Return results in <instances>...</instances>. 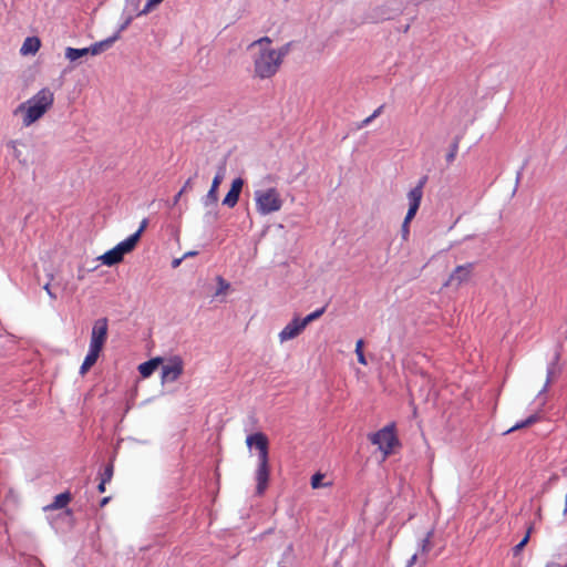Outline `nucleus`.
<instances>
[{
  "label": "nucleus",
  "mask_w": 567,
  "mask_h": 567,
  "mask_svg": "<svg viewBox=\"0 0 567 567\" xmlns=\"http://www.w3.org/2000/svg\"><path fill=\"white\" fill-rule=\"evenodd\" d=\"M118 39V33H115L113 37L107 38L103 41L95 42L91 47L87 48L89 54L97 55L101 52L107 50L116 40Z\"/></svg>",
  "instance_id": "18"
},
{
  "label": "nucleus",
  "mask_w": 567,
  "mask_h": 567,
  "mask_svg": "<svg viewBox=\"0 0 567 567\" xmlns=\"http://www.w3.org/2000/svg\"><path fill=\"white\" fill-rule=\"evenodd\" d=\"M183 193H184V189H181V190L175 195L174 200H173L174 205L178 203V200L181 199V197H182Z\"/></svg>",
  "instance_id": "39"
},
{
  "label": "nucleus",
  "mask_w": 567,
  "mask_h": 567,
  "mask_svg": "<svg viewBox=\"0 0 567 567\" xmlns=\"http://www.w3.org/2000/svg\"><path fill=\"white\" fill-rule=\"evenodd\" d=\"M323 312H324V308L318 309V310L311 312L310 315H308L307 317H305L303 319H301V321L305 324V327H307L310 322L320 318L323 315Z\"/></svg>",
  "instance_id": "25"
},
{
  "label": "nucleus",
  "mask_w": 567,
  "mask_h": 567,
  "mask_svg": "<svg viewBox=\"0 0 567 567\" xmlns=\"http://www.w3.org/2000/svg\"><path fill=\"white\" fill-rule=\"evenodd\" d=\"M148 225V220L146 218H144L142 221H141V225L138 227V229L132 234L130 237H135V240H134V246L136 247L137 243L140 241V238L143 234V231L146 229Z\"/></svg>",
  "instance_id": "26"
},
{
  "label": "nucleus",
  "mask_w": 567,
  "mask_h": 567,
  "mask_svg": "<svg viewBox=\"0 0 567 567\" xmlns=\"http://www.w3.org/2000/svg\"><path fill=\"white\" fill-rule=\"evenodd\" d=\"M184 371V362L181 357L174 355L169 358L162 367V380L163 382L176 381Z\"/></svg>",
  "instance_id": "9"
},
{
  "label": "nucleus",
  "mask_w": 567,
  "mask_h": 567,
  "mask_svg": "<svg viewBox=\"0 0 567 567\" xmlns=\"http://www.w3.org/2000/svg\"><path fill=\"white\" fill-rule=\"evenodd\" d=\"M292 42H287L278 50H275V54L278 58V61H280V64H282L285 56L290 52Z\"/></svg>",
  "instance_id": "24"
},
{
  "label": "nucleus",
  "mask_w": 567,
  "mask_h": 567,
  "mask_svg": "<svg viewBox=\"0 0 567 567\" xmlns=\"http://www.w3.org/2000/svg\"><path fill=\"white\" fill-rule=\"evenodd\" d=\"M181 260L179 259H175L173 261V267H177L179 265Z\"/></svg>",
  "instance_id": "42"
},
{
  "label": "nucleus",
  "mask_w": 567,
  "mask_h": 567,
  "mask_svg": "<svg viewBox=\"0 0 567 567\" xmlns=\"http://www.w3.org/2000/svg\"><path fill=\"white\" fill-rule=\"evenodd\" d=\"M43 289L47 291V293L50 296L51 299H55L56 296L51 291L50 284H45Z\"/></svg>",
  "instance_id": "36"
},
{
  "label": "nucleus",
  "mask_w": 567,
  "mask_h": 567,
  "mask_svg": "<svg viewBox=\"0 0 567 567\" xmlns=\"http://www.w3.org/2000/svg\"><path fill=\"white\" fill-rule=\"evenodd\" d=\"M102 351L89 347V352L84 358V361L80 368V373L84 375L97 361Z\"/></svg>",
  "instance_id": "17"
},
{
  "label": "nucleus",
  "mask_w": 567,
  "mask_h": 567,
  "mask_svg": "<svg viewBox=\"0 0 567 567\" xmlns=\"http://www.w3.org/2000/svg\"><path fill=\"white\" fill-rule=\"evenodd\" d=\"M246 444L248 447L255 446L258 450V467L256 471V493L257 495L261 496L267 489L270 474L268 437L262 432H257L246 437Z\"/></svg>",
  "instance_id": "3"
},
{
  "label": "nucleus",
  "mask_w": 567,
  "mask_h": 567,
  "mask_svg": "<svg viewBox=\"0 0 567 567\" xmlns=\"http://www.w3.org/2000/svg\"><path fill=\"white\" fill-rule=\"evenodd\" d=\"M163 362L162 358H153L138 365V371L143 378H148L156 370V368Z\"/></svg>",
  "instance_id": "19"
},
{
  "label": "nucleus",
  "mask_w": 567,
  "mask_h": 567,
  "mask_svg": "<svg viewBox=\"0 0 567 567\" xmlns=\"http://www.w3.org/2000/svg\"><path fill=\"white\" fill-rule=\"evenodd\" d=\"M529 533H530V529L525 535V537L514 547V554L515 555L518 554L525 547V545L528 543V540H529Z\"/></svg>",
  "instance_id": "32"
},
{
  "label": "nucleus",
  "mask_w": 567,
  "mask_h": 567,
  "mask_svg": "<svg viewBox=\"0 0 567 567\" xmlns=\"http://www.w3.org/2000/svg\"><path fill=\"white\" fill-rule=\"evenodd\" d=\"M538 420L537 414H533L529 417H527L525 421L516 423L514 426H512L506 433L523 429L525 426L532 425Z\"/></svg>",
  "instance_id": "23"
},
{
  "label": "nucleus",
  "mask_w": 567,
  "mask_h": 567,
  "mask_svg": "<svg viewBox=\"0 0 567 567\" xmlns=\"http://www.w3.org/2000/svg\"><path fill=\"white\" fill-rule=\"evenodd\" d=\"M109 501H110V497H109V496L103 497V498L101 499V502H100V506H101V507H104V506L109 503Z\"/></svg>",
  "instance_id": "40"
},
{
  "label": "nucleus",
  "mask_w": 567,
  "mask_h": 567,
  "mask_svg": "<svg viewBox=\"0 0 567 567\" xmlns=\"http://www.w3.org/2000/svg\"><path fill=\"white\" fill-rule=\"evenodd\" d=\"M382 106L378 107L370 116L364 118L360 124H357V130L367 126L373 118L380 115Z\"/></svg>",
  "instance_id": "30"
},
{
  "label": "nucleus",
  "mask_w": 567,
  "mask_h": 567,
  "mask_svg": "<svg viewBox=\"0 0 567 567\" xmlns=\"http://www.w3.org/2000/svg\"><path fill=\"white\" fill-rule=\"evenodd\" d=\"M430 549H431V542H430V534H429L424 539H422L421 550L419 553H415L414 555H412L406 567H412L414 564H416L419 560V557L426 554Z\"/></svg>",
  "instance_id": "20"
},
{
  "label": "nucleus",
  "mask_w": 567,
  "mask_h": 567,
  "mask_svg": "<svg viewBox=\"0 0 567 567\" xmlns=\"http://www.w3.org/2000/svg\"><path fill=\"white\" fill-rule=\"evenodd\" d=\"M223 181L221 172L217 173L213 178L212 186L205 196L204 204L206 206L216 205L218 202V187Z\"/></svg>",
  "instance_id": "14"
},
{
  "label": "nucleus",
  "mask_w": 567,
  "mask_h": 567,
  "mask_svg": "<svg viewBox=\"0 0 567 567\" xmlns=\"http://www.w3.org/2000/svg\"><path fill=\"white\" fill-rule=\"evenodd\" d=\"M6 146L14 159H17L23 166L28 165L27 157L23 155L22 151V148H25L24 142L19 140H10L6 143Z\"/></svg>",
  "instance_id": "13"
},
{
  "label": "nucleus",
  "mask_w": 567,
  "mask_h": 567,
  "mask_svg": "<svg viewBox=\"0 0 567 567\" xmlns=\"http://www.w3.org/2000/svg\"><path fill=\"white\" fill-rule=\"evenodd\" d=\"M546 567H567V564L565 565H561L559 563H556V561H550L546 565Z\"/></svg>",
  "instance_id": "37"
},
{
  "label": "nucleus",
  "mask_w": 567,
  "mask_h": 567,
  "mask_svg": "<svg viewBox=\"0 0 567 567\" xmlns=\"http://www.w3.org/2000/svg\"><path fill=\"white\" fill-rule=\"evenodd\" d=\"M135 237H127L125 240L118 243L114 248L103 254L99 259L103 265L114 266L123 260L125 254L134 250Z\"/></svg>",
  "instance_id": "6"
},
{
  "label": "nucleus",
  "mask_w": 567,
  "mask_h": 567,
  "mask_svg": "<svg viewBox=\"0 0 567 567\" xmlns=\"http://www.w3.org/2000/svg\"><path fill=\"white\" fill-rule=\"evenodd\" d=\"M256 210L261 216L270 215L282 208L284 199L276 187L258 189L255 192Z\"/></svg>",
  "instance_id": "4"
},
{
  "label": "nucleus",
  "mask_w": 567,
  "mask_h": 567,
  "mask_svg": "<svg viewBox=\"0 0 567 567\" xmlns=\"http://www.w3.org/2000/svg\"><path fill=\"white\" fill-rule=\"evenodd\" d=\"M164 0H147L144 8L136 13V17H142L148 14L153 9H155L159 3Z\"/></svg>",
  "instance_id": "22"
},
{
  "label": "nucleus",
  "mask_w": 567,
  "mask_h": 567,
  "mask_svg": "<svg viewBox=\"0 0 567 567\" xmlns=\"http://www.w3.org/2000/svg\"><path fill=\"white\" fill-rule=\"evenodd\" d=\"M362 346H363L362 340H358L357 341V361H359L362 364H367V358L362 353Z\"/></svg>",
  "instance_id": "31"
},
{
  "label": "nucleus",
  "mask_w": 567,
  "mask_h": 567,
  "mask_svg": "<svg viewBox=\"0 0 567 567\" xmlns=\"http://www.w3.org/2000/svg\"><path fill=\"white\" fill-rule=\"evenodd\" d=\"M54 103V93L49 87H42L33 96L18 105L14 115H21L22 124L31 126L49 112Z\"/></svg>",
  "instance_id": "2"
},
{
  "label": "nucleus",
  "mask_w": 567,
  "mask_h": 567,
  "mask_svg": "<svg viewBox=\"0 0 567 567\" xmlns=\"http://www.w3.org/2000/svg\"><path fill=\"white\" fill-rule=\"evenodd\" d=\"M473 270V264H466L462 266H457L454 271L450 275L449 279L444 284V287H455L458 288L462 284L466 282Z\"/></svg>",
  "instance_id": "10"
},
{
  "label": "nucleus",
  "mask_w": 567,
  "mask_h": 567,
  "mask_svg": "<svg viewBox=\"0 0 567 567\" xmlns=\"http://www.w3.org/2000/svg\"><path fill=\"white\" fill-rule=\"evenodd\" d=\"M456 151H457V145L455 144L453 146L452 151L447 154V161L449 162H452L455 158Z\"/></svg>",
  "instance_id": "35"
},
{
  "label": "nucleus",
  "mask_w": 567,
  "mask_h": 567,
  "mask_svg": "<svg viewBox=\"0 0 567 567\" xmlns=\"http://www.w3.org/2000/svg\"><path fill=\"white\" fill-rule=\"evenodd\" d=\"M324 478V475L321 474V473H316L312 477H311V487L312 488H319V487H322V486H327L328 484H324L322 483V480Z\"/></svg>",
  "instance_id": "28"
},
{
  "label": "nucleus",
  "mask_w": 567,
  "mask_h": 567,
  "mask_svg": "<svg viewBox=\"0 0 567 567\" xmlns=\"http://www.w3.org/2000/svg\"><path fill=\"white\" fill-rule=\"evenodd\" d=\"M553 374H554V368H553V367H551V368H548V371H547V380H546V383H545V385H544V388H543V390H542L540 392H545V391L547 390V388H548V385H549V382H550V380H551Z\"/></svg>",
  "instance_id": "34"
},
{
  "label": "nucleus",
  "mask_w": 567,
  "mask_h": 567,
  "mask_svg": "<svg viewBox=\"0 0 567 567\" xmlns=\"http://www.w3.org/2000/svg\"><path fill=\"white\" fill-rule=\"evenodd\" d=\"M107 333H109L107 318H100V319L95 320L93 323V327H92V331H91L90 347L102 351L104 348V344L107 340Z\"/></svg>",
  "instance_id": "8"
},
{
  "label": "nucleus",
  "mask_w": 567,
  "mask_h": 567,
  "mask_svg": "<svg viewBox=\"0 0 567 567\" xmlns=\"http://www.w3.org/2000/svg\"><path fill=\"white\" fill-rule=\"evenodd\" d=\"M272 40L269 37H262L248 45V50H256L252 54L254 76L260 80L272 78L280 69L281 64L275 54V49L270 45Z\"/></svg>",
  "instance_id": "1"
},
{
  "label": "nucleus",
  "mask_w": 567,
  "mask_h": 567,
  "mask_svg": "<svg viewBox=\"0 0 567 567\" xmlns=\"http://www.w3.org/2000/svg\"><path fill=\"white\" fill-rule=\"evenodd\" d=\"M217 282H218V289L215 295L219 296V295L226 293L227 290L229 289L230 285L220 276L217 277Z\"/></svg>",
  "instance_id": "27"
},
{
  "label": "nucleus",
  "mask_w": 567,
  "mask_h": 567,
  "mask_svg": "<svg viewBox=\"0 0 567 567\" xmlns=\"http://www.w3.org/2000/svg\"><path fill=\"white\" fill-rule=\"evenodd\" d=\"M105 485H106V482L102 481L100 482L99 486H97V491L100 493H104L105 492Z\"/></svg>",
  "instance_id": "38"
},
{
  "label": "nucleus",
  "mask_w": 567,
  "mask_h": 567,
  "mask_svg": "<svg viewBox=\"0 0 567 567\" xmlns=\"http://www.w3.org/2000/svg\"><path fill=\"white\" fill-rule=\"evenodd\" d=\"M40 48L41 40L38 37H28L20 48V53L22 55H34Z\"/></svg>",
  "instance_id": "16"
},
{
  "label": "nucleus",
  "mask_w": 567,
  "mask_h": 567,
  "mask_svg": "<svg viewBox=\"0 0 567 567\" xmlns=\"http://www.w3.org/2000/svg\"><path fill=\"white\" fill-rule=\"evenodd\" d=\"M188 187H190V178L185 183V185L182 189H184V192H185L186 189H188Z\"/></svg>",
  "instance_id": "41"
},
{
  "label": "nucleus",
  "mask_w": 567,
  "mask_h": 567,
  "mask_svg": "<svg viewBox=\"0 0 567 567\" xmlns=\"http://www.w3.org/2000/svg\"><path fill=\"white\" fill-rule=\"evenodd\" d=\"M306 329L300 318L291 320L280 332L279 340L285 342L298 337Z\"/></svg>",
  "instance_id": "11"
},
{
  "label": "nucleus",
  "mask_w": 567,
  "mask_h": 567,
  "mask_svg": "<svg viewBox=\"0 0 567 567\" xmlns=\"http://www.w3.org/2000/svg\"><path fill=\"white\" fill-rule=\"evenodd\" d=\"M370 440L373 444L378 445L379 450L383 453V457L390 455L399 444L394 424H389L377 433L371 434Z\"/></svg>",
  "instance_id": "5"
},
{
  "label": "nucleus",
  "mask_w": 567,
  "mask_h": 567,
  "mask_svg": "<svg viewBox=\"0 0 567 567\" xmlns=\"http://www.w3.org/2000/svg\"><path fill=\"white\" fill-rule=\"evenodd\" d=\"M89 54V50L87 48H83V49H75V48H66L65 49V58L68 60H70L71 62L82 58V56H85Z\"/></svg>",
  "instance_id": "21"
},
{
  "label": "nucleus",
  "mask_w": 567,
  "mask_h": 567,
  "mask_svg": "<svg viewBox=\"0 0 567 567\" xmlns=\"http://www.w3.org/2000/svg\"><path fill=\"white\" fill-rule=\"evenodd\" d=\"M564 513H565V514L567 513V495H566V501H565V509H564Z\"/></svg>",
  "instance_id": "43"
},
{
  "label": "nucleus",
  "mask_w": 567,
  "mask_h": 567,
  "mask_svg": "<svg viewBox=\"0 0 567 567\" xmlns=\"http://www.w3.org/2000/svg\"><path fill=\"white\" fill-rule=\"evenodd\" d=\"M114 467L113 464H107L101 474V480L109 483L113 477Z\"/></svg>",
  "instance_id": "29"
},
{
  "label": "nucleus",
  "mask_w": 567,
  "mask_h": 567,
  "mask_svg": "<svg viewBox=\"0 0 567 567\" xmlns=\"http://www.w3.org/2000/svg\"><path fill=\"white\" fill-rule=\"evenodd\" d=\"M194 255H196V252H187V254L185 255V257H187V256H194Z\"/></svg>",
  "instance_id": "44"
},
{
  "label": "nucleus",
  "mask_w": 567,
  "mask_h": 567,
  "mask_svg": "<svg viewBox=\"0 0 567 567\" xmlns=\"http://www.w3.org/2000/svg\"><path fill=\"white\" fill-rule=\"evenodd\" d=\"M134 17L133 16H128L126 17V19L124 20V22L120 25L118 28V31L116 33H121L122 31L126 30L128 28V25L132 23Z\"/></svg>",
  "instance_id": "33"
},
{
  "label": "nucleus",
  "mask_w": 567,
  "mask_h": 567,
  "mask_svg": "<svg viewBox=\"0 0 567 567\" xmlns=\"http://www.w3.org/2000/svg\"><path fill=\"white\" fill-rule=\"evenodd\" d=\"M71 499H72V495L70 492L61 493L54 497V501L51 504L44 506L43 511L52 512V511H56V509H62L68 506V504L71 502Z\"/></svg>",
  "instance_id": "15"
},
{
  "label": "nucleus",
  "mask_w": 567,
  "mask_h": 567,
  "mask_svg": "<svg viewBox=\"0 0 567 567\" xmlns=\"http://www.w3.org/2000/svg\"><path fill=\"white\" fill-rule=\"evenodd\" d=\"M423 186L424 179L420 181V183L408 193L406 197L409 202V209L402 225V230L404 234L409 233V224L414 218L420 207L421 199L423 197Z\"/></svg>",
  "instance_id": "7"
},
{
  "label": "nucleus",
  "mask_w": 567,
  "mask_h": 567,
  "mask_svg": "<svg viewBox=\"0 0 567 567\" xmlns=\"http://www.w3.org/2000/svg\"><path fill=\"white\" fill-rule=\"evenodd\" d=\"M244 186V181L241 178H235L231 183L230 189L226 194L223 204L233 208L237 205L239 200V196Z\"/></svg>",
  "instance_id": "12"
}]
</instances>
